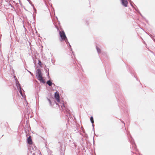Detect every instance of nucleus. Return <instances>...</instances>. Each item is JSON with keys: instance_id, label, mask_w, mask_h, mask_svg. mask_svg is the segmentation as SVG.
Segmentation results:
<instances>
[{"instance_id": "f3484780", "label": "nucleus", "mask_w": 155, "mask_h": 155, "mask_svg": "<svg viewBox=\"0 0 155 155\" xmlns=\"http://www.w3.org/2000/svg\"><path fill=\"white\" fill-rule=\"evenodd\" d=\"M64 40H65V42H66V44L67 45H68V44H69V43L68 41V39L67 38H66L65 39H64Z\"/></svg>"}, {"instance_id": "423d86ee", "label": "nucleus", "mask_w": 155, "mask_h": 155, "mask_svg": "<svg viewBox=\"0 0 155 155\" xmlns=\"http://www.w3.org/2000/svg\"><path fill=\"white\" fill-rule=\"evenodd\" d=\"M16 85L17 87V88L18 89L19 91L20 94L23 96L22 94V92L21 91V86L20 84L18 82H16Z\"/></svg>"}, {"instance_id": "f257e3e1", "label": "nucleus", "mask_w": 155, "mask_h": 155, "mask_svg": "<svg viewBox=\"0 0 155 155\" xmlns=\"http://www.w3.org/2000/svg\"><path fill=\"white\" fill-rule=\"evenodd\" d=\"M62 109L64 111V113H66V115L68 117L71 118L72 117V115L71 114L70 110L65 107L64 104L63 103L61 105Z\"/></svg>"}, {"instance_id": "f8f14e48", "label": "nucleus", "mask_w": 155, "mask_h": 155, "mask_svg": "<svg viewBox=\"0 0 155 155\" xmlns=\"http://www.w3.org/2000/svg\"><path fill=\"white\" fill-rule=\"evenodd\" d=\"M96 49L97 51V52L98 54L101 53V49L99 48H98L97 46H96Z\"/></svg>"}, {"instance_id": "39448f33", "label": "nucleus", "mask_w": 155, "mask_h": 155, "mask_svg": "<svg viewBox=\"0 0 155 155\" xmlns=\"http://www.w3.org/2000/svg\"><path fill=\"white\" fill-rule=\"evenodd\" d=\"M54 97L58 103L60 102V95L58 92H55Z\"/></svg>"}, {"instance_id": "a211bd4d", "label": "nucleus", "mask_w": 155, "mask_h": 155, "mask_svg": "<svg viewBox=\"0 0 155 155\" xmlns=\"http://www.w3.org/2000/svg\"><path fill=\"white\" fill-rule=\"evenodd\" d=\"M64 40H65V42H66V44L67 45H68V44H69V43L68 41V39L67 38H66L65 39H64Z\"/></svg>"}, {"instance_id": "ddd939ff", "label": "nucleus", "mask_w": 155, "mask_h": 155, "mask_svg": "<svg viewBox=\"0 0 155 155\" xmlns=\"http://www.w3.org/2000/svg\"><path fill=\"white\" fill-rule=\"evenodd\" d=\"M90 119L91 123L92 124H93L94 123V120L93 117L92 116H91L90 118Z\"/></svg>"}, {"instance_id": "4be33fe9", "label": "nucleus", "mask_w": 155, "mask_h": 155, "mask_svg": "<svg viewBox=\"0 0 155 155\" xmlns=\"http://www.w3.org/2000/svg\"><path fill=\"white\" fill-rule=\"evenodd\" d=\"M27 71L32 76H34V75L30 71H28V70H27Z\"/></svg>"}, {"instance_id": "9d476101", "label": "nucleus", "mask_w": 155, "mask_h": 155, "mask_svg": "<svg viewBox=\"0 0 155 155\" xmlns=\"http://www.w3.org/2000/svg\"><path fill=\"white\" fill-rule=\"evenodd\" d=\"M46 84L49 86H51L52 84L54 85V86L55 85V84L52 83L51 81L50 80H49L47 81L46 82Z\"/></svg>"}, {"instance_id": "b1692460", "label": "nucleus", "mask_w": 155, "mask_h": 155, "mask_svg": "<svg viewBox=\"0 0 155 155\" xmlns=\"http://www.w3.org/2000/svg\"><path fill=\"white\" fill-rule=\"evenodd\" d=\"M20 4L22 8L23 7H24V6L22 5V3L21 2H20Z\"/></svg>"}, {"instance_id": "f03ea898", "label": "nucleus", "mask_w": 155, "mask_h": 155, "mask_svg": "<svg viewBox=\"0 0 155 155\" xmlns=\"http://www.w3.org/2000/svg\"><path fill=\"white\" fill-rule=\"evenodd\" d=\"M59 33L61 37V39L60 40L61 41H62L64 40V39L67 38L66 36L65 32L63 30L62 31H59Z\"/></svg>"}, {"instance_id": "9b49d317", "label": "nucleus", "mask_w": 155, "mask_h": 155, "mask_svg": "<svg viewBox=\"0 0 155 155\" xmlns=\"http://www.w3.org/2000/svg\"><path fill=\"white\" fill-rule=\"evenodd\" d=\"M45 71L46 73H47V76L48 77V78L49 79L50 78V77L49 76V69L48 68H46L45 69Z\"/></svg>"}, {"instance_id": "1a4fd4ad", "label": "nucleus", "mask_w": 155, "mask_h": 155, "mask_svg": "<svg viewBox=\"0 0 155 155\" xmlns=\"http://www.w3.org/2000/svg\"><path fill=\"white\" fill-rule=\"evenodd\" d=\"M37 78L40 82L42 83L43 84H45V80L43 79L42 76L41 77L38 78Z\"/></svg>"}, {"instance_id": "4468645a", "label": "nucleus", "mask_w": 155, "mask_h": 155, "mask_svg": "<svg viewBox=\"0 0 155 155\" xmlns=\"http://www.w3.org/2000/svg\"><path fill=\"white\" fill-rule=\"evenodd\" d=\"M47 100L48 101H49V104H50V106H52V103H51V100L47 97Z\"/></svg>"}, {"instance_id": "7c9ffc66", "label": "nucleus", "mask_w": 155, "mask_h": 155, "mask_svg": "<svg viewBox=\"0 0 155 155\" xmlns=\"http://www.w3.org/2000/svg\"><path fill=\"white\" fill-rule=\"evenodd\" d=\"M58 24H60V22L59 21H58Z\"/></svg>"}, {"instance_id": "393cba45", "label": "nucleus", "mask_w": 155, "mask_h": 155, "mask_svg": "<svg viewBox=\"0 0 155 155\" xmlns=\"http://www.w3.org/2000/svg\"><path fill=\"white\" fill-rule=\"evenodd\" d=\"M121 122H122L123 123V124H124V125H125V123H124V121H122V120H121Z\"/></svg>"}, {"instance_id": "0eeeda50", "label": "nucleus", "mask_w": 155, "mask_h": 155, "mask_svg": "<svg viewBox=\"0 0 155 155\" xmlns=\"http://www.w3.org/2000/svg\"><path fill=\"white\" fill-rule=\"evenodd\" d=\"M122 4L124 7H126L128 3L127 0H121Z\"/></svg>"}, {"instance_id": "7ed1b4c3", "label": "nucleus", "mask_w": 155, "mask_h": 155, "mask_svg": "<svg viewBox=\"0 0 155 155\" xmlns=\"http://www.w3.org/2000/svg\"><path fill=\"white\" fill-rule=\"evenodd\" d=\"M130 136L131 139L129 140L130 142L132 144L133 148H134V149H135L136 150H137V149H136V146L135 143L134 142V140L130 135Z\"/></svg>"}, {"instance_id": "c85d7f7f", "label": "nucleus", "mask_w": 155, "mask_h": 155, "mask_svg": "<svg viewBox=\"0 0 155 155\" xmlns=\"http://www.w3.org/2000/svg\"><path fill=\"white\" fill-rule=\"evenodd\" d=\"M92 126L93 127H94V125L93 124H92Z\"/></svg>"}, {"instance_id": "6e6552de", "label": "nucleus", "mask_w": 155, "mask_h": 155, "mask_svg": "<svg viewBox=\"0 0 155 155\" xmlns=\"http://www.w3.org/2000/svg\"><path fill=\"white\" fill-rule=\"evenodd\" d=\"M27 143L29 144H31L32 143L31 136H29L27 138Z\"/></svg>"}, {"instance_id": "6ab92c4d", "label": "nucleus", "mask_w": 155, "mask_h": 155, "mask_svg": "<svg viewBox=\"0 0 155 155\" xmlns=\"http://www.w3.org/2000/svg\"><path fill=\"white\" fill-rule=\"evenodd\" d=\"M68 45H69V48H70V50L72 51V53L73 54L74 52L72 51V49L71 48V45H70V43H69V44H68Z\"/></svg>"}, {"instance_id": "20e7f679", "label": "nucleus", "mask_w": 155, "mask_h": 155, "mask_svg": "<svg viewBox=\"0 0 155 155\" xmlns=\"http://www.w3.org/2000/svg\"><path fill=\"white\" fill-rule=\"evenodd\" d=\"M36 76L37 78L42 76V74L39 68L37 69L36 71Z\"/></svg>"}, {"instance_id": "cd10ccee", "label": "nucleus", "mask_w": 155, "mask_h": 155, "mask_svg": "<svg viewBox=\"0 0 155 155\" xmlns=\"http://www.w3.org/2000/svg\"><path fill=\"white\" fill-rule=\"evenodd\" d=\"M32 155H35V153H33L32 154Z\"/></svg>"}, {"instance_id": "a878e982", "label": "nucleus", "mask_w": 155, "mask_h": 155, "mask_svg": "<svg viewBox=\"0 0 155 155\" xmlns=\"http://www.w3.org/2000/svg\"><path fill=\"white\" fill-rule=\"evenodd\" d=\"M139 14H140V15L142 17H143V16L141 14V13H139Z\"/></svg>"}, {"instance_id": "5701e85b", "label": "nucleus", "mask_w": 155, "mask_h": 155, "mask_svg": "<svg viewBox=\"0 0 155 155\" xmlns=\"http://www.w3.org/2000/svg\"><path fill=\"white\" fill-rule=\"evenodd\" d=\"M14 78H15V81H16V82H18V80H17V78H16V76H14Z\"/></svg>"}, {"instance_id": "2eb2a0df", "label": "nucleus", "mask_w": 155, "mask_h": 155, "mask_svg": "<svg viewBox=\"0 0 155 155\" xmlns=\"http://www.w3.org/2000/svg\"><path fill=\"white\" fill-rule=\"evenodd\" d=\"M136 7V8H135L134 7V8H134V9H135V11H136L138 13H140V12L139 11V10H138V8H137L136 7V6H135Z\"/></svg>"}, {"instance_id": "c756f323", "label": "nucleus", "mask_w": 155, "mask_h": 155, "mask_svg": "<svg viewBox=\"0 0 155 155\" xmlns=\"http://www.w3.org/2000/svg\"><path fill=\"white\" fill-rule=\"evenodd\" d=\"M56 18L57 19H58V18H57V17H56Z\"/></svg>"}, {"instance_id": "412c9836", "label": "nucleus", "mask_w": 155, "mask_h": 155, "mask_svg": "<svg viewBox=\"0 0 155 155\" xmlns=\"http://www.w3.org/2000/svg\"><path fill=\"white\" fill-rule=\"evenodd\" d=\"M130 4L132 6L133 8H134V6H133V4H134L133 3V2H130Z\"/></svg>"}, {"instance_id": "bb28decb", "label": "nucleus", "mask_w": 155, "mask_h": 155, "mask_svg": "<svg viewBox=\"0 0 155 155\" xmlns=\"http://www.w3.org/2000/svg\"><path fill=\"white\" fill-rule=\"evenodd\" d=\"M8 129L10 130V129L9 127H8L7 128V130H8Z\"/></svg>"}, {"instance_id": "dca6fc26", "label": "nucleus", "mask_w": 155, "mask_h": 155, "mask_svg": "<svg viewBox=\"0 0 155 155\" xmlns=\"http://www.w3.org/2000/svg\"><path fill=\"white\" fill-rule=\"evenodd\" d=\"M29 3L31 5L33 6V8H34V6L33 4H32V2H31L30 0H27Z\"/></svg>"}, {"instance_id": "aec40b11", "label": "nucleus", "mask_w": 155, "mask_h": 155, "mask_svg": "<svg viewBox=\"0 0 155 155\" xmlns=\"http://www.w3.org/2000/svg\"><path fill=\"white\" fill-rule=\"evenodd\" d=\"M38 64L41 66V62L40 60H38Z\"/></svg>"}]
</instances>
